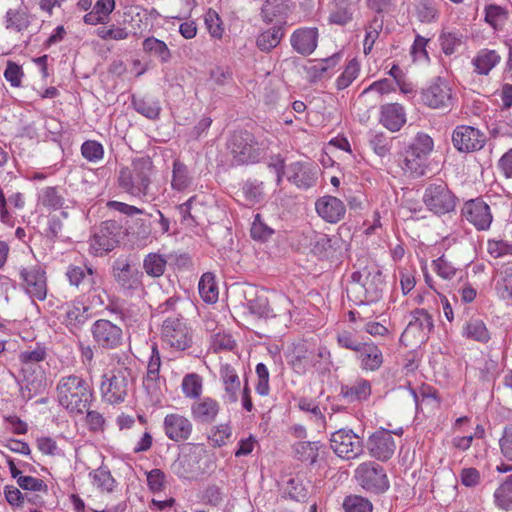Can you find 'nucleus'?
Returning <instances> with one entry per match:
<instances>
[{
  "instance_id": "obj_57",
  "label": "nucleus",
  "mask_w": 512,
  "mask_h": 512,
  "mask_svg": "<svg viewBox=\"0 0 512 512\" xmlns=\"http://www.w3.org/2000/svg\"><path fill=\"white\" fill-rule=\"evenodd\" d=\"M415 12L422 23L435 22L439 17V11L431 0H420L415 6Z\"/></svg>"
},
{
  "instance_id": "obj_27",
  "label": "nucleus",
  "mask_w": 512,
  "mask_h": 512,
  "mask_svg": "<svg viewBox=\"0 0 512 512\" xmlns=\"http://www.w3.org/2000/svg\"><path fill=\"white\" fill-rule=\"evenodd\" d=\"M200 459L196 451L183 452L173 462L171 470L181 479L193 480L201 472Z\"/></svg>"
},
{
  "instance_id": "obj_50",
  "label": "nucleus",
  "mask_w": 512,
  "mask_h": 512,
  "mask_svg": "<svg viewBox=\"0 0 512 512\" xmlns=\"http://www.w3.org/2000/svg\"><path fill=\"white\" fill-rule=\"evenodd\" d=\"M181 390L186 398H199L203 391V378L197 373L186 374L181 382Z\"/></svg>"
},
{
  "instance_id": "obj_52",
  "label": "nucleus",
  "mask_w": 512,
  "mask_h": 512,
  "mask_svg": "<svg viewBox=\"0 0 512 512\" xmlns=\"http://www.w3.org/2000/svg\"><path fill=\"white\" fill-rule=\"evenodd\" d=\"M142 45L146 53L158 57L163 63H167L171 59V52L167 44L158 38L147 37Z\"/></svg>"
},
{
  "instance_id": "obj_58",
  "label": "nucleus",
  "mask_w": 512,
  "mask_h": 512,
  "mask_svg": "<svg viewBox=\"0 0 512 512\" xmlns=\"http://www.w3.org/2000/svg\"><path fill=\"white\" fill-rule=\"evenodd\" d=\"M39 202L49 210H58L62 208L64 199L55 187H46L39 195Z\"/></svg>"
},
{
  "instance_id": "obj_35",
  "label": "nucleus",
  "mask_w": 512,
  "mask_h": 512,
  "mask_svg": "<svg viewBox=\"0 0 512 512\" xmlns=\"http://www.w3.org/2000/svg\"><path fill=\"white\" fill-rule=\"evenodd\" d=\"M146 13L139 6H129L124 11V23L129 26L130 35L140 37L147 29Z\"/></svg>"
},
{
  "instance_id": "obj_55",
  "label": "nucleus",
  "mask_w": 512,
  "mask_h": 512,
  "mask_svg": "<svg viewBox=\"0 0 512 512\" xmlns=\"http://www.w3.org/2000/svg\"><path fill=\"white\" fill-rule=\"evenodd\" d=\"M204 23L212 38L217 40L222 39L225 29L219 14L215 10L210 8L206 11L204 14Z\"/></svg>"
},
{
  "instance_id": "obj_62",
  "label": "nucleus",
  "mask_w": 512,
  "mask_h": 512,
  "mask_svg": "<svg viewBox=\"0 0 512 512\" xmlns=\"http://www.w3.org/2000/svg\"><path fill=\"white\" fill-rule=\"evenodd\" d=\"M345 512H372V503L362 496L349 495L344 499Z\"/></svg>"
},
{
  "instance_id": "obj_3",
  "label": "nucleus",
  "mask_w": 512,
  "mask_h": 512,
  "mask_svg": "<svg viewBox=\"0 0 512 512\" xmlns=\"http://www.w3.org/2000/svg\"><path fill=\"white\" fill-rule=\"evenodd\" d=\"M268 147L266 140L258 141L247 131L235 132L228 144L233 161L239 165L259 162L265 157Z\"/></svg>"
},
{
  "instance_id": "obj_44",
  "label": "nucleus",
  "mask_w": 512,
  "mask_h": 512,
  "mask_svg": "<svg viewBox=\"0 0 512 512\" xmlns=\"http://www.w3.org/2000/svg\"><path fill=\"white\" fill-rule=\"evenodd\" d=\"M495 292L499 299L512 304V267L507 266L498 272Z\"/></svg>"
},
{
  "instance_id": "obj_16",
  "label": "nucleus",
  "mask_w": 512,
  "mask_h": 512,
  "mask_svg": "<svg viewBox=\"0 0 512 512\" xmlns=\"http://www.w3.org/2000/svg\"><path fill=\"white\" fill-rule=\"evenodd\" d=\"M20 278L27 294L39 301L45 300L48 291L47 277L41 266L23 268L20 271Z\"/></svg>"
},
{
  "instance_id": "obj_8",
  "label": "nucleus",
  "mask_w": 512,
  "mask_h": 512,
  "mask_svg": "<svg viewBox=\"0 0 512 512\" xmlns=\"http://www.w3.org/2000/svg\"><path fill=\"white\" fill-rule=\"evenodd\" d=\"M112 274L125 295L131 297L145 292L143 272L134 267L128 259L117 260L113 265Z\"/></svg>"
},
{
  "instance_id": "obj_37",
  "label": "nucleus",
  "mask_w": 512,
  "mask_h": 512,
  "mask_svg": "<svg viewBox=\"0 0 512 512\" xmlns=\"http://www.w3.org/2000/svg\"><path fill=\"white\" fill-rule=\"evenodd\" d=\"M284 28L282 26L270 27L256 37V47L265 53L276 48L284 37Z\"/></svg>"
},
{
  "instance_id": "obj_22",
  "label": "nucleus",
  "mask_w": 512,
  "mask_h": 512,
  "mask_svg": "<svg viewBox=\"0 0 512 512\" xmlns=\"http://www.w3.org/2000/svg\"><path fill=\"white\" fill-rule=\"evenodd\" d=\"M63 311L62 322L72 333L80 331L89 319V307L78 298L65 304Z\"/></svg>"
},
{
  "instance_id": "obj_36",
  "label": "nucleus",
  "mask_w": 512,
  "mask_h": 512,
  "mask_svg": "<svg viewBox=\"0 0 512 512\" xmlns=\"http://www.w3.org/2000/svg\"><path fill=\"white\" fill-rule=\"evenodd\" d=\"M315 353L313 347L307 342L298 343L291 354L290 364L297 372H303L314 365Z\"/></svg>"
},
{
  "instance_id": "obj_14",
  "label": "nucleus",
  "mask_w": 512,
  "mask_h": 512,
  "mask_svg": "<svg viewBox=\"0 0 512 512\" xmlns=\"http://www.w3.org/2000/svg\"><path fill=\"white\" fill-rule=\"evenodd\" d=\"M47 358V347L44 344L36 343L34 347L21 351L18 359L21 364L20 372L25 381L34 383L33 376H42L43 370L40 363Z\"/></svg>"
},
{
  "instance_id": "obj_19",
  "label": "nucleus",
  "mask_w": 512,
  "mask_h": 512,
  "mask_svg": "<svg viewBox=\"0 0 512 512\" xmlns=\"http://www.w3.org/2000/svg\"><path fill=\"white\" fill-rule=\"evenodd\" d=\"M65 275L69 284L81 292L96 290L99 274L91 265H69Z\"/></svg>"
},
{
  "instance_id": "obj_4",
  "label": "nucleus",
  "mask_w": 512,
  "mask_h": 512,
  "mask_svg": "<svg viewBox=\"0 0 512 512\" xmlns=\"http://www.w3.org/2000/svg\"><path fill=\"white\" fill-rule=\"evenodd\" d=\"M152 162L149 158L133 160L131 167H123L119 172V186L132 196L146 195L150 184Z\"/></svg>"
},
{
  "instance_id": "obj_51",
  "label": "nucleus",
  "mask_w": 512,
  "mask_h": 512,
  "mask_svg": "<svg viewBox=\"0 0 512 512\" xmlns=\"http://www.w3.org/2000/svg\"><path fill=\"white\" fill-rule=\"evenodd\" d=\"M463 335L482 343H486L490 339V333L485 323L480 319L469 320L463 328Z\"/></svg>"
},
{
  "instance_id": "obj_7",
  "label": "nucleus",
  "mask_w": 512,
  "mask_h": 512,
  "mask_svg": "<svg viewBox=\"0 0 512 512\" xmlns=\"http://www.w3.org/2000/svg\"><path fill=\"white\" fill-rule=\"evenodd\" d=\"M402 434L403 430L401 428L395 431L385 428L377 429L368 436L365 443L369 456L381 462L389 461L397 448L394 435L401 437Z\"/></svg>"
},
{
  "instance_id": "obj_31",
  "label": "nucleus",
  "mask_w": 512,
  "mask_h": 512,
  "mask_svg": "<svg viewBox=\"0 0 512 512\" xmlns=\"http://www.w3.org/2000/svg\"><path fill=\"white\" fill-rule=\"evenodd\" d=\"M380 122L392 132L399 131L406 123V114L402 105L389 103L381 107Z\"/></svg>"
},
{
  "instance_id": "obj_17",
  "label": "nucleus",
  "mask_w": 512,
  "mask_h": 512,
  "mask_svg": "<svg viewBox=\"0 0 512 512\" xmlns=\"http://www.w3.org/2000/svg\"><path fill=\"white\" fill-rule=\"evenodd\" d=\"M163 431L171 441L186 442L193 433V423L183 414L178 412L168 413L163 420Z\"/></svg>"
},
{
  "instance_id": "obj_13",
  "label": "nucleus",
  "mask_w": 512,
  "mask_h": 512,
  "mask_svg": "<svg viewBox=\"0 0 512 512\" xmlns=\"http://www.w3.org/2000/svg\"><path fill=\"white\" fill-rule=\"evenodd\" d=\"M91 334L94 342L104 349H114L122 344V328L107 319L96 320L91 326Z\"/></svg>"
},
{
  "instance_id": "obj_49",
  "label": "nucleus",
  "mask_w": 512,
  "mask_h": 512,
  "mask_svg": "<svg viewBox=\"0 0 512 512\" xmlns=\"http://www.w3.org/2000/svg\"><path fill=\"white\" fill-rule=\"evenodd\" d=\"M290 12L287 0H266L262 7L264 20L272 22L275 18H285Z\"/></svg>"
},
{
  "instance_id": "obj_59",
  "label": "nucleus",
  "mask_w": 512,
  "mask_h": 512,
  "mask_svg": "<svg viewBox=\"0 0 512 512\" xmlns=\"http://www.w3.org/2000/svg\"><path fill=\"white\" fill-rule=\"evenodd\" d=\"M318 443L301 441L294 445V451L299 460L314 463L318 457Z\"/></svg>"
},
{
  "instance_id": "obj_60",
  "label": "nucleus",
  "mask_w": 512,
  "mask_h": 512,
  "mask_svg": "<svg viewBox=\"0 0 512 512\" xmlns=\"http://www.w3.org/2000/svg\"><path fill=\"white\" fill-rule=\"evenodd\" d=\"M93 484L101 491L110 493L115 487V480L110 471L98 468L92 473Z\"/></svg>"
},
{
  "instance_id": "obj_45",
  "label": "nucleus",
  "mask_w": 512,
  "mask_h": 512,
  "mask_svg": "<svg viewBox=\"0 0 512 512\" xmlns=\"http://www.w3.org/2000/svg\"><path fill=\"white\" fill-rule=\"evenodd\" d=\"M30 25L29 14L25 8L9 9L5 15V27L8 30L22 32Z\"/></svg>"
},
{
  "instance_id": "obj_2",
  "label": "nucleus",
  "mask_w": 512,
  "mask_h": 512,
  "mask_svg": "<svg viewBox=\"0 0 512 512\" xmlns=\"http://www.w3.org/2000/svg\"><path fill=\"white\" fill-rule=\"evenodd\" d=\"M133 381L132 369L124 360L118 359L102 375L100 392L103 399L110 404L123 402Z\"/></svg>"
},
{
  "instance_id": "obj_46",
  "label": "nucleus",
  "mask_w": 512,
  "mask_h": 512,
  "mask_svg": "<svg viewBox=\"0 0 512 512\" xmlns=\"http://www.w3.org/2000/svg\"><path fill=\"white\" fill-rule=\"evenodd\" d=\"M167 266V258L160 253H149L143 259L144 272L152 277L159 278L165 271Z\"/></svg>"
},
{
  "instance_id": "obj_23",
  "label": "nucleus",
  "mask_w": 512,
  "mask_h": 512,
  "mask_svg": "<svg viewBox=\"0 0 512 512\" xmlns=\"http://www.w3.org/2000/svg\"><path fill=\"white\" fill-rule=\"evenodd\" d=\"M315 210L325 222L336 224L344 219L346 206L342 200L335 196L325 195L315 202Z\"/></svg>"
},
{
  "instance_id": "obj_42",
  "label": "nucleus",
  "mask_w": 512,
  "mask_h": 512,
  "mask_svg": "<svg viewBox=\"0 0 512 512\" xmlns=\"http://www.w3.org/2000/svg\"><path fill=\"white\" fill-rule=\"evenodd\" d=\"M360 72H361L360 62L356 58L349 60L345 64L342 72L335 79V82H334L335 88L338 91L347 89L359 77Z\"/></svg>"
},
{
  "instance_id": "obj_48",
  "label": "nucleus",
  "mask_w": 512,
  "mask_h": 512,
  "mask_svg": "<svg viewBox=\"0 0 512 512\" xmlns=\"http://www.w3.org/2000/svg\"><path fill=\"white\" fill-rule=\"evenodd\" d=\"M434 149L433 139L426 133L419 132L416 134L412 143L408 146L406 151L416 155V158H424L427 160L429 155Z\"/></svg>"
},
{
  "instance_id": "obj_43",
  "label": "nucleus",
  "mask_w": 512,
  "mask_h": 512,
  "mask_svg": "<svg viewBox=\"0 0 512 512\" xmlns=\"http://www.w3.org/2000/svg\"><path fill=\"white\" fill-rule=\"evenodd\" d=\"M94 34L102 41H124L130 37L128 27L115 23L100 24Z\"/></svg>"
},
{
  "instance_id": "obj_39",
  "label": "nucleus",
  "mask_w": 512,
  "mask_h": 512,
  "mask_svg": "<svg viewBox=\"0 0 512 512\" xmlns=\"http://www.w3.org/2000/svg\"><path fill=\"white\" fill-rule=\"evenodd\" d=\"M198 291L201 299L205 303L214 304L218 301L219 288L213 273L206 272L201 276Z\"/></svg>"
},
{
  "instance_id": "obj_21",
  "label": "nucleus",
  "mask_w": 512,
  "mask_h": 512,
  "mask_svg": "<svg viewBox=\"0 0 512 512\" xmlns=\"http://www.w3.org/2000/svg\"><path fill=\"white\" fill-rule=\"evenodd\" d=\"M319 30L317 27H300L294 30L290 36L292 49L302 55H311L318 46Z\"/></svg>"
},
{
  "instance_id": "obj_56",
  "label": "nucleus",
  "mask_w": 512,
  "mask_h": 512,
  "mask_svg": "<svg viewBox=\"0 0 512 512\" xmlns=\"http://www.w3.org/2000/svg\"><path fill=\"white\" fill-rule=\"evenodd\" d=\"M426 159L416 158V155L405 151L403 160V170L405 173H409L412 177L418 178L425 174Z\"/></svg>"
},
{
  "instance_id": "obj_32",
  "label": "nucleus",
  "mask_w": 512,
  "mask_h": 512,
  "mask_svg": "<svg viewBox=\"0 0 512 512\" xmlns=\"http://www.w3.org/2000/svg\"><path fill=\"white\" fill-rule=\"evenodd\" d=\"M500 451V462L495 470L498 473L512 471V424L505 426L498 441Z\"/></svg>"
},
{
  "instance_id": "obj_20",
  "label": "nucleus",
  "mask_w": 512,
  "mask_h": 512,
  "mask_svg": "<svg viewBox=\"0 0 512 512\" xmlns=\"http://www.w3.org/2000/svg\"><path fill=\"white\" fill-rule=\"evenodd\" d=\"M318 167L310 162L297 161L289 164L286 169L288 181L301 189H308L316 184Z\"/></svg>"
},
{
  "instance_id": "obj_29",
  "label": "nucleus",
  "mask_w": 512,
  "mask_h": 512,
  "mask_svg": "<svg viewBox=\"0 0 512 512\" xmlns=\"http://www.w3.org/2000/svg\"><path fill=\"white\" fill-rule=\"evenodd\" d=\"M161 356L156 345L152 346L151 355L147 363V371L143 378V386L151 396L160 393Z\"/></svg>"
},
{
  "instance_id": "obj_5",
  "label": "nucleus",
  "mask_w": 512,
  "mask_h": 512,
  "mask_svg": "<svg viewBox=\"0 0 512 512\" xmlns=\"http://www.w3.org/2000/svg\"><path fill=\"white\" fill-rule=\"evenodd\" d=\"M422 201L429 212L443 216L455 211L459 199L446 182L436 180L426 186Z\"/></svg>"
},
{
  "instance_id": "obj_11",
  "label": "nucleus",
  "mask_w": 512,
  "mask_h": 512,
  "mask_svg": "<svg viewBox=\"0 0 512 512\" xmlns=\"http://www.w3.org/2000/svg\"><path fill=\"white\" fill-rule=\"evenodd\" d=\"M330 445L335 454L345 460L359 457L363 452L361 438L351 429H339L330 438Z\"/></svg>"
},
{
  "instance_id": "obj_25",
  "label": "nucleus",
  "mask_w": 512,
  "mask_h": 512,
  "mask_svg": "<svg viewBox=\"0 0 512 512\" xmlns=\"http://www.w3.org/2000/svg\"><path fill=\"white\" fill-rule=\"evenodd\" d=\"M371 393V382L357 376L341 384L339 395L348 403H362L370 398Z\"/></svg>"
},
{
  "instance_id": "obj_47",
  "label": "nucleus",
  "mask_w": 512,
  "mask_h": 512,
  "mask_svg": "<svg viewBox=\"0 0 512 512\" xmlns=\"http://www.w3.org/2000/svg\"><path fill=\"white\" fill-rule=\"evenodd\" d=\"M432 268L445 281L462 278V270L455 267L444 255L432 261Z\"/></svg>"
},
{
  "instance_id": "obj_63",
  "label": "nucleus",
  "mask_w": 512,
  "mask_h": 512,
  "mask_svg": "<svg viewBox=\"0 0 512 512\" xmlns=\"http://www.w3.org/2000/svg\"><path fill=\"white\" fill-rule=\"evenodd\" d=\"M81 154L89 162H99L104 157L103 145L95 140H87L81 145Z\"/></svg>"
},
{
  "instance_id": "obj_12",
  "label": "nucleus",
  "mask_w": 512,
  "mask_h": 512,
  "mask_svg": "<svg viewBox=\"0 0 512 512\" xmlns=\"http://www.w3.org/2000/svg\"><path fill=\"white\" fill-rule=\"evenodd\" d=\"M421 100L429 108L450 110L454 97L449 84L444 79L437 78L421 92Z\"/></svg>"
},
{
  "instance_id": "obj_54",
  "label": "nucleus",
  "mask_w": 512,
  "mask_h": 512,
  "mask_svg": "<svg viewBox=\"0 0 512 512\" xmlns=\"http://www.w3.org/2000/svg\"><path fill=\"white\" fill-rule=\"evenodd\" d=\"M508 19V11L495 4L485 7V21L495 30L502 28Z\"/></svg>"
},
{
  "instance_id": "obj_33",
  "label": "nucleus",
  "mask_w": 512,
  "mask_h": 512,
  "mask_svg": "<svg viewBox=\"0 0 512 512\" xmlns=\"http://www.w3.org/2000/svg\"><path fill=\"white\" fill-rule=\"evenodd\" d=\"M501 61L496 50L483 48L473 57L471 64L477 75L487 76Z\"/></svg>"
},
{
  "instance_id": "obj_18",
  "label": "nucleus",
  "mask_w": 512,
  "mask_h": 512,
  "mask_svg": "<svg viewBox=\"0 0 512 512\" xmlns=\"http://www.w3.org/2000/svg\"><path fill=\"white\" fill-rule=\"evenodd\" d=\"M462 215L479 231L488 230L493 220L489 205L481 198L465 202L462 208Z\"/></svg>"
},
{
  "instance_id": "obj_15",
  "label": "nucleus",
  "mask_w": 512,
  "mask_h": 512,
  "mask_svg": "<svg viewBox=\"0 0 512 512\" xmlns=\"http://www.w3.org/2000/svg\"><path fill=\"white\" fill-rule=\"evenodd\" d=\"M485 142V134L469 125H458L452 133L453 146L459 152L478 151L484 147Z\"/></svg>"
},
{
  "instance_id": "obj_53",
  "label": "nucleus",
  "mask_w": 512,
  "mask_h": 512,
  "mask_svg": "<svg viewBox=\"0 0 512 512\" xmlns=\"http://www.w3.org/2000/svg\"><path fill=\"white\" fill-rule=\"evenodd\" d=\"M191 179L188 175V169L179 159L173 162L171 186L174 190L184 191L189 187Z\"/></svg>"
},
{
  "instance_id": "obj_34",
  "label": "nucleus",
  "mask_w": 512,
  "mask_h": 512,
  "mask_svg": "<svg viewBox=\"0 0 512 512\" xmlns=\"http://www.w3.org/2000/svg\"><path fill=\"white\" fill-rule=\"evenodd\" d=\"M115 7V0H97L92 9L84 15L83 22L91 26L107 24Z\"/></svg>"
},
{
  "instance_id": "obj_6",
  "label": "nucleus",
  "mask_w": 512,
  "mask_h": 512,
  "mask_svg": "<svg viewBox=\"0 0 512 512\" xmlns=\"http://www.w3.org/2000/svg\"><path fill=\"white\" fill-rule=\"evenodd\" d=\"M161 339L170 348L184 351L192 346V330L183 317H167L161 326Z\"/></svg>"
},
{
  "instance_id": "obj_38",
  "label": "nucleus",
  "mask_w": 512,
  "mask_h": 512,
  "mask_svg": "<svg viewBox=\"0 0 512 512\" xmlns=\"http://www.w3.org/2000/svg\"><path fill=\"white\" fill-rule=\"evenodd\" d=\"M291 300L282 293L272 292L269 299V319L280 318L284 320L291 319Z\"/></svg>"
},
{
  "instance_id": "obj_61",
  "label": "nucleus",
  "mask_w": 512,
  "mask_h": 512,
  "mask_svg": "<svg viewBox=\"0 0 512 512\" xmlns=\"http://www.w3.org/2000/svg\"><path fill=\"white\" fill-rule=\"evenodd\" d=\"M269 299L270 295L267 296L264 292L257 294L254 299L248 301L250 312L259 318L269 319Z\"/></svg>"
},
{
  "instance_id": "obj_30",
  "label": "nucleus",
  "mask_w": 512,
  "mask_h": 512,
  "mask_svg": "<svg viewBox=\"0 0 512 512\" xmlns=\"http://www.w3.org/2000/svg\"><path fill=\"white\" fill-rule=\"evenodd\" d=\"M220 412L219 402L212 397H203L191 405V415L197 422L211 423Z\"/></svg>"
},
{
  "instance_id": "obj_28",
  "label": "nucleus",
  "mask_w": 512,
  "mask_h": 512,
  "mask_svg": "<svg viewBox=\"0 0 512 512\" xmlns=\"http://www.w3.org/2000/svg\"><path fill=\"white\" fill-rule=\"evenodd\" d=\"M355 357L359 367L367 372L379 370L384 362L381 349L371 340L362 343L359 350L356 351Z\"/></svg>"
},
{
  "instance_id": "obj_9",
  "label": "nucleus",
  "mask_w": 512,
  "mask_h": 512,
  "mask_svg": "<svg viewBox=\"0 0 512 512\" xmlns=\"http://www.w3.org/2000/svg\"><path fill=\"white\" fill-rule=\"evenodd\" d=\"M122 226L114 220H107L94 232L89 242V251L94 256H101L112 251L120 241Z\"/></svg>"
},
{
  "instance_id": "obj_64",
  "label": "nucleus",
  "mask_w": 512,
  "mask_h": 512,
  "mask_svg": "<svg viewBox=\"0 0 512 512\" xmlns=\"http://www.w3.org/2000/svg\"><path fill=\"white\" fill-rule=\"evenodd\" d=\"M232 436V429L228 424L214 426L209 434V440L214 447L226 445Z\"/></svg>"
},
{
  "instance_id": "obj_1",
  "label": "nucleus",
  "mask_w": 512,
  "mask_h": 512,
  "mask_svg": "<svg viewBox=\"0 0 512 512\" xmlns=\"http://www.w3.org/2000/svg\"><path fill=\"white\" fill-rule=\"evenodd\" d=\"M93 387L78 375L70 374L60 378L56 385V398L61 407L74 415H82L93 399Z\"/></svg>"
},
{
  "instance_id": "obj_41",
  "label": "nucleus",
  "mask_w": 512,
  "mask_h": 512,
  "mask_svg": "<svg viewBox=\"0 0 512 512\" xmlns=\"http://www.w3.org/2000/svg\"><path fill=\"white\" fill-rule=\"evenodd\" d=\"M412 319L410 320L407 328L402 334L406 337L412 330L418 329L421 332L429 333L434 327L433 318L430 313L425 309H415L411 313Z\"/></svg>"
},
{
  "instance_id": "obj_10",
  "label": "nucleus",
  "mask_w": 512,
  "mask_h": 512,
  "mask_svg": "<svg viewBox=\"0 0 512 512\" xmlns=\"http://www.w3.org/2000/svg\"><path fill=\"white\" fill-rule=\"evenodd\" d=\"M354 477L368 492L383 493L389 488V480L384 468L372 461L361 463L356 468Z\"/></svg>"
},
{
  "instance_id": "obj_24",
  "label": "nucleus",
  "mask_w": 512,
  "mask_h": 512,
  "mask_svg": "<svg viewBox=\"0 0 512 512\" xmlns=\"http://www.w3.org/2000/svg\"><path fill=\"white\" fill-rule=\"evenodd\" d=\"M219 380L223 388V400L229 404L236 403L241 389V380L237 369L230 363L221 364Z\"/></svg>"
},
{
  "instance_id": "obj_26",
  "label": "nucleus",
  "mask_w": 512,
  "mask_h": 512,
  "mask_svg": "<svg viewBox=\"0 0 512 512\" xmlns=\"http://www.w3.org/2000/svg\"><path fill=\"white\" fill-rule=\"evenodd\" d=\"M342 59V53L336 52L333 55L320 59L311 60L304 68L306 78L311 83H316L325 77H331Z\"/></svg>"
},
{
  "instance_id": "obj_40",
  "label": "nucleus",
  "mask_w": 512,
  "mask_h": 512,
  "mask_svg": "<svg viewBox=\"0 0 512 512\" xmlns=\"http://www.w3.org/2000/svg\"><path fill=\"white\" fill-rule=\"evenodd\" d=\"M182 221L189 225H198L203 213V204L197 200V196L190 197L186 202L177 206Z\"/></svg>"
}]
</instances>
